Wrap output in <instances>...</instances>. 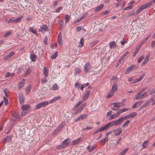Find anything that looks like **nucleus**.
<instances>
[{"label": "nucleus", "instance_id": "nucleus-1", "mask_svg": "<svg viewBox=\"0 0 155 155\" xmlns=\"http://www.w3.org/2000/svg\"><path fill=\"white\" fill-rule=\"evenodd\" d=\"M48 105V102L47 101H42L38 104L35 107V109L37 110L42 107H46Z\"/></svg>", "mask_w": 155, "mask_h": 155}, {"label": "nucleus", "instance_id": "nucleus-2", "mask_svg": "<svg viewBox=\"0 0 155 155\" xmlns=\"http://www.w3.org/2000/svg\"><path fill=\"white\" fill-rule=\"evenodd\" d=\"M91 68H92L90 62H86L84 64V70L86 73H88L90 72V70L91 69Z\"/></svg>", "mask_w": 155, "mask_h": 155}, {"label": "nucleus", "instance_id": "nucleus-3", "mask_svg": "<svg viewBox=\"0 0 155 155\" xmlns=\"http://www.w3.org/2000/svg\"><path fill=\"white\" fill-rule=\"evenodd\" d=\"M112 132L115 136H119L121 133L122 129L121 128H118L113 130Z\"/></svg>", "mask_w": 155, "mask_h": 155}, {"label": "nucleus", "instance_id": "nucleus-4", "mask_svg": "<svg viewBox=\"0 0 155 155\" xmlns=\"http://www.w3.org/2000/svg\"><path fill=\"white\" fill-rule=\"evenodd\" d=\"M91 93V91L89 90L86 91L85 93L83 96L82 100L83 101H85L88 97L89 96Z\"/></svg>", "mask_w": 155, "mask_h": 155}, {"label": "nucleus", "instance_id": "nucleus-5", "mask_svg": "<svg viewBox=\"0 0 155 155\" xmlns=\"http://www.w3.org/2000/svg\"><path fill=\"white\" fill-rule=\"evenodd\" d=\"M48 30V26L46 25H42L39 28V31L44 33Z\"/></svg>", "mask_w": 155, "mask_h": 155}, {"label": "nucleus", "instance_id": "nucleus-6", "mask_svg": "<svg viewBox=\"0 0 155 155\" xmlns=\"http://www.w3.org/2000/svg\"><path fill=\"white\" fill-rule=\"evenodd\" d=\"M18 97L20 104H24L25 99L24 96L22 94H19Z\"/></svg>", "mask_w": 155, "mask_h": 155}, {"label": "nucleus", "instance_id": "nucleus-7", "mask_svg": "<svg viewBox=\"0 0 155 155\" xmlns=\"http://www.w3.org/2000/svg\"><path fill=\"white\" fill-rule=\"evenodd\" d=\"M30 59L33 62H35L37 59V56L32 52L30 55Z\"/></svg>", "mask_w": 155, "mask_h": 155}, {"label": "nucleus", "instance_id": "nucleus-8", "mask_svg": "<svg viewBox=\"0 0 155 155\" xmlns=\"http://www.w3.org/2000/svg\"><path fill=\"white\" fill-rule=\"evenodd\" d=\"M62 34L59 33L58 38V42L60 46H61L63 45V41L62 40Z\"/></svg>", "mask_w": 155, "mask_h": 155}, {"label": "nucleus", "instance_id": "nucleus-9", "mask_svg": "<svg viewBox=\"0 0 155 155\" xmlns=\"http://www.w3.org/2000/svg\"><path fill=\"white\" fill-rule=\"evenodd\" d=\"M43 73L44 76L46 77H48L49 74V70L48 68L45 67H44L43 69Z\"/></svg>", "mask_w": 155, "mask_h": 155}, {"label": "nucleus", "instance_id": "nucleus-10", "mask_svg": "<svg viewBox=\"0 0 155 155\" xmlns=\"http://www.w3.org/2000/svg\"><path fill=\"white\" fill-rule=\"evenodd\" d=\"M129 52L128 51H127L121 57L120 61L118 62L117 64V66L118 64H120L121 63V61H123L125 57L129 54Z\"/></svg>", "mask_w": 155, "mask_h": 155}, {"label": "nucleus", "instance_id": "nucleus-11", "mask_svg": "<svg viewBox=\"0 0 155 155\" xmlns=\"http://www.w3.org/2000/svg\"><path fill=\"white\" fill-rule=\"evenodd\" d=\"M83 139L81 138H78L76 140H74L71 143V145H74L78 144L81 142Z\"/></svg>", "mask_w": 155, "mask_h": 155}, {"label": "nucleus", "instance_id": "nucleus-12", "mask_svg": "<svg viewBox=\"0 0 155 155\" xmlns=\"http://www.w3.org/2000/svg\"><path fill=\"white\" fill-rule=\"evenodd\" d=\"M114 107L116 108H119L124 105L125 104L122 103L115 102L112 104Z\"/></svg>", "mask_w": 155, "mask_h": 155}, {"label": "nucleus", "instance_id": "nucleus-13", "mask_svg": "<svg viewBox=\"0 0 155 155\" xmlns=\"http://www.w3.org/2000/svg\"><path fill=\"white\" fill-rule=\"evenodd\" d=\"M153 4V2L151 1L150 2L148 3L145 4L143 5L140 7L143 8V10L149 7Z\"/></svg>", "mask_w": 155, "mask_h": 155}, {"label": "nucleus", "instance_id": "nucleus-14", "mask_svg": "<svg viewBox=\"0 0 155 155\" xmlns=\"http://www.w3.org/2000/svg\"><path fill=\"white\" fill-rule=\"evenodd\" d=\"M26 81V79H23L21 81L19 82L18 87L19 88H21L25 84V83Z\"/></svg>", "mask_w": 155, "mask_h": 155}, {"label": "nucleus", "instance_id": "nucleus-15", "mask_svg": "<svg viewBox=\"0 0 155 155\" xmlns=\"http://www.w3.org/2000/svg\"><path fill=\"white\" fill-rule=\"evenodd\" d=\"M96 147V146L95 144L92 146L89 145L87 147V149L88 152H90L93 150Z\"/></svg>", "mask_w": 155, "mask_h": 155}, {"label": "nucleus", "instance_id": "nucleus-16", "mask_svg": "<svg viewBox=\"0 0 155 155\" xmlns=\"http://www.w3.org/2000/svg\"><path fill=\"white\" fill-rule=\"evenodd\" d=\"M150 54H147L145 59L144 61H143V62H142V66H144L145 65V64H146L148 61L149 59V58H150Z\"/></svg>", "mask_w": 155, "mask_h": 155}, {"label": "nucleus", "instance_id": "nucleus-17", "mask_svg": "<svg viewBox=\"0 0 155 155\" xmlns=\"http://www.w3.org/2000/svg\"><path fill=\"white\" fill-rule=\"evenodd\" d=\"M136 66L134 65H132L130 67L128 68L126 70L125 74H128L131 71L134 67H135Z\"/></svg>", "mask_w": 155, "mask_h": 155}, {"label": "nucleus", "instance_id": "nucleus-18", "mask_svg": "<svg viewBox=\"0 0 155 155\" xmlns=\"http://www.w3.org/2000/svg\"><path fill=\"white\" fill-rule=\"evenodd\" d=\"M12 140L11 138L10 137H5L3 140V142L4 143H9Z\"/></svg>", "mask_w": 155, "mask_h": 155}, {"label": "nucleus", "instance_id": "nucleus-19", "mask_svg": "<svg viewBox=\"0 0 155 155\" xmlns=\"http://www.w3.org/2000/svg\"><path fill=\"white\" fill-rule=\"evenodd\" d=\"M59 87L56 84H54L51 88V89L53 91H56L58 90Z\"/></svg>", "mask_w": 155, "mask_h": 155}, {"label": "nucleus", "instance_id": "nucleus-20", "mask_svg": "<svg viewBox=\"0 0 155 155\" xmlns=\"http://www.w3.org/2000/svg\"><path fill=\"white\" fill-rule=\"evenodd\" d=\"M114 92L117 91V83L114 82L113 84L111 89H110Z\"/></svg>", "mask_w": 155, "mask_h": 155}, {"label": "nucleus", "instance_id": "nucleus-21", "mask_svg": "<svg viewBox=\"0 0 155 155\" xmlns=\"http://www.w3.org/2000/svg\"><path fill=\"white\" fill-rule=\"evenodd\" d=\"M104 7V5L103 4L100 5L98 6L94 9V12H98V11L101 10Z\"/></svg>", "mask_w": 155, "mask_h": 155}, {"label": "nucleus", "instance_id": "nucleus-22", "mask_svg": "<svg viewBox=\"0 0 155 155\" xmlns=\"http://www.w3.org/2000/svg\"><path fill=\"white\" fill-rule=\"evenodd\" d=\"M30 106L28 105H23L21 107V108L22 110H24L29 111V110Z\"/></svg>", "mask_w": 155, "mask_h": 155}, {"label": "nucleus", "instance_id": "nucleus-23", "mask_svg": "<svg viewBox=\"0 0 155 155\" xmlns=\"http://www.w3.org/2000/svg\"><path fill=\"white\" fill-rule=\"evenodd\" d=\"M142 94L141 92H139L135 96V99L136 100H139L143 99V97L142 96Z\"/></svg>", "mask_w": 155, "mask_h": 155}, {"label": "nucleus", "instance_id": "nucleus-24", "mask_svg": "<svg viewBox=\"0 0 155 155\" xmlns=\"http://www.w3.org/2000/svg\"><path fill=\"white\" fill-rule=\"evenodd\" d=\"M86 105V103L83 104L77 110L78 112H80L85 107Z\"/></svg>", "mask_w": 155, "mask_h": 155}, {"label": "nucleus", "instance_id": "nucleus-25", "mask_svg": "<svg viewBox=\"0 0 155 155\" xmlns=\"http://www.w3.org/2000/svg\"><path fill=\"white\" fill-rule=\"evenodd\" d=\"M143 75H141L139 78H137V79H135L134 80V81L133 82V83H137L140 81H141L142 79L143 78Z\"/></svg>", "mask_w": 155, "mask_h": 155}, {"label": "nucleus", "instance_id": "nucleus-26", "mask_svg": "<svg viewBox=\"0 0 155 155\" xmlns=\"http://www.w3.org/2000/svg\"><path fill=\"white\" fill-rule=\"evenodd\" d=\"M114 125L115 126L119 125L122 122L120 118L114 121Z\"/></svg>", "mask_w": 155, "mask_h": 155}, {"label": "nucleus", "instance_id": "nucleus-27", "mask_svg": "<svg viewBox=\"0 0 155 155\" xmlns=\"http://www.w3.org/2000/svg\"><path fill=\"white\" fill-rule=\"evenodd\" d=\"M114 92H115L110 90L107 95V98H108L114 95Z\"/></svg>", "mask_w": 155, "mask_h": 155}, {"label": "nucleus", "instance_id": "nucleus-28", "mask_svg": "<svg viewBox=\"0 0 155 155\" xmlns=\"http://www.w3.org/2000/svg\"><path fill=\"white\" fill-rule=\"evenodd\" d=\"M137 115V113L136 112H133L128 115V119H130L135 117Z\"/></svg>", "mask_w": 155, "mask_h": 155}, {"label": "nucleus", "instance_id": "nucleus-29", "mask_svg": "<svg viewBox=\"0 0 155 155\" xmlns=\"http://www.w3.org/2000/svg\"><path fill=\"white\" fill-rule=\"evenodd\" d=\"M110 48L111 49L114 48L116 47V44L114 41H112L109 43Z\"/></svg>", "mask_w": 155, "mask_h": 155}, {"label": "nucleus", "instance_id": "nucleus-30", "mask_svg": "<svg viewBox=\"0 0 155 155\" xmlns=\"http://www.w3.org/2000/svg\"><path fill=\"white\" fill-rule=\"evenodd\" d=\"M28 30L30 32H31L34 34H37V30L33 29V28L30 27L29 28Z\"/></svg>", "mask_w": 155, "mask_h": 155}, {"label": "nucleus", "instance_id": "nucleus-31", "mask_svg": "<svg viewBox=\"0 0 155 155\" xmlns=\"http://www.w3.org/2000/svg\"><path fill=\"white\" fill-rule=\"evenodd\" d=\"M70 143V141L68 139L65 140L62 142V144L66 145H68Z\"/></svg>", "mask_w": 155, "mask_h": 155}, {"label": "nucleus", "instance_id": "nucleus-32", "mask_svg": "<svg viewBox=\"0 0 155 155\" xmlns=\"http://www.w3.org/2000/svg\"><path fill=\"white\" fill-rule=\"evenodd\" d=\"M142 104V102L141 101L136 102L133 106V108H134L136 107H139Z\"/></svg>", "mask_w": 155, "mask_h": 155}, {"label": "nucleus", "instance_id": "nucleus-33", "mask_svg": "<svg viewBox=\"0 0 155 155\" xmlns=\"http://www.w3.org/2000/svg\"><path fill=\"white\" fill-rule=\"evenodd\" d=\"M84 42V40L82 38H81L80 42L78 44L79 47H82L83 46Z\"/></svg>", "mask_w": 155, "mask_h": 155}, {"label": "nucleus", "instance_id": "nucleus-34", "mask_svg": "<svg viewBox=\"0 0 155 155\" xmlns=\"http://www.w3.org/2000/svg\"><path fill=\"white\" fill-rule=\"evenodd\" d=\"M108 128L107 127V126L106 124L105 126H104L103 127H101L99 128V129L100 130L99 131H100V132H101L103 131L104 130H107V129Z\"/></svg>", "mask_w": 155, "mask_h": 155}, {"label": "nucleus", "instance_id": "nucleus-35", "mask_svg": "<svg viewBox=\"0 0 155 155\" xmlns=\"http://www.w3.org/2000/svg\"><path fill=\"white\" fill-rule=\"evenodd\" d=\"M106 125L107 126L108 128L110 127L115 126L114 125V121H111L110 123H109L106 124Z\"/></svg>", "mask_w": 155, "mask_h": 155}, {"label": "nucleus", "instance_id": "nucleus-36", "mask_svg": "<svg viewBox=\"0 0 155 155\" xmlns=\"http://www.w3.org/2000/svg\"><path fill=\"white\" fill-rule=\"evenodd\" d=\"M87 15L86 14H84L79 19H77L76 21V23L82 20L84 18H85L86 17Z\"/></svg>", "mask_w": 155, "mask_h": 155}, {"label": "nucleus", "instance_id": "nucleus-37", "mask_svg": "<svg viewBox=\"0 0 155 155\" xmlns=\"http://www.w3.org/2000/svg\"><path fill=\"white\" fill-rule=\"evenodd\" d=\"M128 150V148H127L123 150L121 152H120L119 155H124Z\"/></svg>", "mask_w": 155, "mask_h": 155}, {"label": "nucleus", "instance_id": "nucleus-38", "mask_svg": "<svg viewBox=\"0 0 155 155\" xmlns=\"http://www.w3.org/2000/svg\"><path fill=\"white\" fill-rule=\"evenodd\" d=\"M150 104V102L149 101H147L144 104L142 105L140 107V108L143 109V108L146 107L147 106L149 105Z\"/></svg>", "mask_w": 155, "mask_h": 155}, {"label": "nucleus", "instance_id": "nucleus-39", "mask_svg": "<svg viewBox=\"0 0 155 155\" xmlns=\"http://www.w3.org/2000/svg\"><path fill=\"white\" fill-rule=\"evenodd\" d=\"M118 117V115L116 113L114 114H112L110 116V117L109 118V120H111L114 118H117Z\"/></svg>", "mask_w": 155, "mask_h": 155}, {"label": "nucleus", "instance_id": "nucleus-40", "mask_svg": "<svg viewBox=\"0 0 155 155\" xmlns=\"http://www.w3.org/2000/svg\"><path fill=\"white\" fill-rule=\"evenodd\" d=\"M148 141H146L143 142L142 144V147L143 148H146L147 146H148Z\"/></svg>", "mask_w": 155, "mask_h": 155}, {"label": "nucleus", "instance_id": "nucleus-41", "mask_svg": "<svg viewBox=\"0 0 155 155\" xmlns=\"http://www.w3.org/2000/svg\"><path fill=\"white\" fill-rule=\"evenodd\" d=\"M5 20H6L8 21V23H10L11 22H14L15 23V19L14 18H10L9 20L7 19H5Z\"/></svg>", "mask_w": 155, "mask_h": 155}, {"label": "nucleus", "instance_id": "nucleus-42", "mask_svg": "<svg viewBox=\"0 0 155 155\" xmlns=\"http://www.w3.org/2000/svg\"><path fill=\"white\" fill-rule=\"evenodd\" d=\"M75 74H77L78 73H79L81 72V69L78 68H76L74 69Z\"/></svg>", "mask_w": 155, "mask_h": 155}, {"label": "nucleus", "instance_id": "nucleus-43", "mask_svg": "<svg viewBox=\"0 0 155 155\" xmlns=\"http://www.w3.org/2000/svg\"><path fill=\"white\" fill-rule=\"evenodd\" d=\"M148 92L150 95H151L155 93V91L153 89L150 88L148 90Z\"/></svg>", "mask_w": 155, "mask_h": 155}, {"label": "nucleus", "instance_id": "nucleus-44", "mask_svg": "<svg viewBox=\"0 0 155 155\" xmlns=\"http://www.w3.org/2000/svg\"><path fill=\"white\" fill-rule=\"evenodd\" d=\"M22 18V16L20 15V16L18 17L16 19H15V23H17L20 21Z\"/></svg>", "mask_w": 155, "mask_h": 155}, {"label": "nucleus", "instance_id": "nucleus-45", "mask_svg": "<svg viewBox=\"0 0 155 155\" xmlns=\"http://www.w3.org/2000/svg\"><path fill=\"white\" fill-rule=\"evenodd\" d=\"M47 78L44 76L43 78L42 79L41 81V83L42 84L46 83L47 81Z\"/></svg>", "mask_w": 155, "mask_h": 155}, {"label": "nucleus", "instance_id": "nucleus-46", "mask_svg": "<svg viewBox=\"0 0 155 155\" xmlns=\"http://www.w3.org/2000/svg\"><path fill=\"white\" fill-rule=\"evenodd\" d=\"M89 85V83H87L86 84H82L81 87V89L82 91H83V89L84 88L86 87L87 86H88Z\"/></svg>", "mask_w": 155, "mask_h": 155}, {"label": "nucleus", "instance_id": "nucleus-47", "mask_svg": "<svg viewBox=\"0 0 155 155\" xmlns=\"http://www.w3.org/2000/svg\"><path fill=\"white\" fill-rule=\"evenodd\" d=\"M14 75L13 73H10L9 72H8L5 75V77L6 78H8L10 76L12 77Z\"/></svg>", "mask_w": 155, "mask_h": 155}, {"label": "nucleus", "instance_id": "nucleus-48", "mask_svg": "<svg viewBox=\"0 0 155 155\" xmlns=\"http://www.w3.org/2000/svg\"><path fill=\"white\" fill-rule=\"evenodd\" d=\"M58 55L57 52H56L51 56V58L52 59H55Z\"/></svg>", "mask_w": 155, "mask_h": 155}, {"label": "nucleus", "instance_id": "nucleus-49", "mask_svg": "<svg viewBox=\"0 0 155 155\" xmlns=\"http://www.w3.org/2000/svg\"><path fill=\"white\" fill-rule=\"evenodd\" d=\"M70 18V16L68 15H66L65 16V23H67L69 21Z\"/></svg>", "mask_w": 155, "mask_h": 155}, {"label": "nucleus", "instance_id": "nucleus-50", "mask_svg": "<svg viewBox=\"0 0 155 155\" xmlns=\"http://www.w3.org/2000/svg\"><path fill=\"white\" fill-rule=\"evenodd\" d=\"M148 92H145L142 94V96L143 97V98L147 97L149 95Z\"/></svg>", "mask_w": 155, "mask_h": 155}, {"label": "nucleus", "instance_id": "nucleus-51", "mask_svg": "<svg viewBox=\"0 0 155 155\" xmlns=\"http://www.w3.org/2000/svg\"><path fill=\"white\" fill-rule=\"evenodd\" d=\"M111 80L117 83V82L118 81V78L116 76H113L111 78Z\"/></svg>", "mask_w": 155, "mask_h": 155}, {"label": "nucleus", "instance_id": "nucleus-52", "mask_svg": "<svg viewBox=\"0 0 155 155\" xmlns=\"http://www.w3.org/2000/svg\"><path fill=\"white\" fill-rule=\"evenodd\" d=\"M12 115L13 117H14L15 118H17L18 117V115L15 112H13L12 113Z\"/></svg>", "mask_w": 155, "mask_h": 155}, {"label": "nucleus", "instance_id": "nucleus-53", "mask_svg": "<svg viewBox=\"0 0 155 155\" xmlns=\"http://www.w3.org/2000/svg\"><path fill=\"white\" fill-rule=\"evenodd\" d=\"M22 111L21 113V116H25L27 113L28 112V111H27L26 110H22Z\"/></svg>", "mask_w": 155, "mask_h": 155}, {"label": "nucleus", "instance_id": "nucleus-54", "mask_svg": "<svg viewBox=\"0 0 155 155\" xmlns=\"http://www.w3.org/2000/svg\"><path fill=\"white\" fill-rule=\"evenodd\" d=\"M87 116V115L86 114H81L80 115L81 119L83 120L86 118Z\"/></svg>", "mask_w": 155, "mask_h": 155}, {"label": "nucleus", "instance_id": "nucleus-55", "mask_svg": "<svg viewBox=\"0 0 155 155\" xmlns=\"http://www.w3.org/2000/svg\"><path fill=\"white\" fill-rule=\"evenodd\" d=\"M31 89V86L30 85H28L26 88V91L28 93Z\"/></svg>", "mask_w": 155, "mask_h": 155}, {"label": "nucleus", "instance_id": "nucleus-56", "mask_svg": "<svg viewBox=\"0 0 155 155\" xmlns=\"http://www.w3.org/2000/svg\"><path fill=\"white\" fill-rule=\"evenodd\" d=\"M140 49V48H136V50H135V51H134V53L133 54V56H135L136 55V54L138 53V52L139 51Z\"/></svg>", "mask_w": 155, "mask_h": 155}, {"label": "nucleus", "instance_id": "nucleus-57", "mask_svg": "<svg viewBox=\"0 0 155 155\" xmlns=\"http://www.w3.org/2000/svg\"><path fill=\"white\" fill-rule=\"evenodd\" d=\"M31 70L29 68L28 69L24 75V76H26L27 75H28V74H29L31 73Z\"/></svg>", "mask_w": 155, "mask_h": 155}, {"label": "nucleus", "instance_id": "nucleus-58", "mask_svg": "<svg viewBox=\"0 0 155 155\" xmlns=\"http://www.w3.org/2000/svg\"><path fill=\"white\" fill-rule=\"evenodd\" d=\"M122 138L121 137H120L119 139L117 140V142L115 143L114 144V145L116 147L117 146L119 143H120V141L121 140Z\"/></svg>", "mask_w": 155, "mask_h": 155}, {"label": "nucleus", "instance_id": "nucleus-59", "mask_svg": "<svg viewBox=\"0 0 155 155\" xmlns=\"http://www.w3.org/2000/svg\"><path fill=\"white\" fill-rule=\"evenodd\" d=\"M109 13V11L108 10H106L105 11L103 12L101 14V15H107Z\"/></svg>", "mask_w": 155, "mask_h": 155}, {"label": "nucleus", "instance_id": "nucleus-60", "mask_svg": "<svg viewBox=\"0 0 155 155\" xmlns=\"http://www.w3.org/2000/svg\"><path fill=\"white\" fill-rule=\"evenodd\" d=\"M130 121L129 120H127L123 124L122 126V127H124L127 126L129 123Z\"/></svg>", "mask_w": 155, "mask_h": 155}, {"label": "nucleus", "instance_id": "nucleus-61", "mask_svg": "<svg viewBox=\"0 0 155 155\" xmlns=\"http://www.w3.org/2000/svg\"><path fill=\"white\" fill-rule=\"evenodd\" d=\"M12 34V32H11V31H8L4 35V37H6L9 36V35H10Z\"/></svg>", "mask_w": 155, "mask_h": 155}, {"label": "nucleus", "instance_id": "nucleus-62", "mask_svg": "<svg viewBox=\"0 0 155 155\" xmlns=\"http://www.w3.org/2000/svg\"><path fill=\"white\" fill-rule=\"evenodd\" d=\"M62 9L63 7H59L54 12L57 13L59 12Z\"/></svg>", "mask_w": 155, "mask_h": 155}, {"label": "nucleus", "instance_id": "nucleus-63", "mask_svg": "<svg viewBox=\"0 0 155 155\" xmlns=\"http://www.w3.org/2000/svg\"><path fill=\"white\" fill-rule=\"evenodd\" d=\"M82 101H80L74 107V109H75L76 108L78 107L82 103Z\"/></svg>", "mask_w": 155, "mask_h": 155}, {"label": "nucleus", "instance_id": "nucleus-64", "mask_svg": "<svg viewBox=\"0 0 155 155\" xmlns=\"http://www.w3.org/2000/svg\"><path fill=\"white\" fill-rule=\"evenodd\" d=\"M3 99H4V100L5 105H8V99H7L6 97H4Z\"/></svg>", "mask_w": 155, "mask_h": 155}]
</instances>
